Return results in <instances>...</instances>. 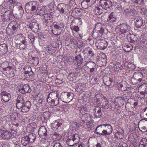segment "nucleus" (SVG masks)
<instances>
[{
    "label": "nucleus",
    "mask_w": 147,
    "mask_h": 147,
    "mask_svg": "<svg viewBox=\"0 0 147 147\" xmlns=\"http://www.w3.org/2000/svg\"><path fill=\"white\" fill-rule=\"evenodd\" d=\"M16 108L18 109H21V111L24 113L28 112L31 106V103L29 101L25 102L23 98L18 96L16 100Z\"/></svg>",
    "instance_id": "obj_1"
},
{
    "label": "nucleus",
    "mask_w": 147,
    "mask_h": 147,
    "mask_svg": "<svg viewBox=\"0 0 147 147\" xmlns=\"http://www.w3.org/2000/svg\"><path fill=\"white\" fill-rule=\"evenodd\" d=\"M20 27V24L17 21H12L8 25L6 32L10 35L14 34V31Z\"/></svg>",
    "instance_id": "obj_2"
},
{
    "label": "nucleus",
    "mask_w": 147,
    "mask_h": 147,
    "mask_svg": "<svg viewBox=\"0 0 147 147\" xmlns=\"http://www.w3.org/2000/svg\"><path fill=\"white\" fill-rule=\"evenodd\" d=\"M15 43L16 47L20 50L24 49L27 45L26 38L23 36L19 37L16 40Z\"/></svg>",
    "instance_id": "obj_3"
},
{
    "label": "nucleus",
    "mask_w": 147,
    "mask_h": 147,
    "mask_svg": "<svg viewBox=\"0 0 147 147\" xmlns=\"http://www.w3.org/2000/svg\"><path fill=\"white\" fill-rule=\"evenodd\" d=\"M79 140V136L78 134H76L68 137L67 143L69 146H73L78 144Z\"/></svg>",
    "instance_id": "obj_4"
},
{
    "label": "nucleus",
    "mask_w": 147,
    "mask_h": 147,
    "mask_svg": "<svg viewBox=\"0 0 147 147\" xmlns=\"http://www.w3.org/2000/svg\"><path fill=\"white\" fill-rule=\"evenodd\" d=\"M26 24L34 32H37L39 29V24L34 20H32L31 19H28L26 22Z\"/></svg>",
    "instance_id": "obj_5"
},
{
    "label": "nucleus",
    "mask_w": 147,
    "mask_h": 147,
    "mask_svg": "<svg viewBox=\"0 0 147 147\" xmlns=\"http://www.w3.org/2000/svg\"><path fill=\"white\" fill-rule=\"evenodd\" d=\"M25 9L28 12L34 11L35 10L39 11L36 3L34 1H30L26 3L25 6Z\"/></svg>",
    "instance_id": "obj_6"
},
{
    "label": "nucleus",
    "mask_w": 147,
    "mask_h": 147,
    "mask_svg": "<svg viewBox=\"0 0 147 147\" xmlns=\"http://www.w3.org/2000/svg\"><path fill=\"white\" fill-rule=\"evenodd\" d=\"M74 94L73 93L67 92L62 93L60 96L62 101L66 103L71 101L73 98Z\"/></svg>",
    "instance_id": "obj_7"
},
{
    "label": "nucleus",
    "mask_w": 147,
    "mask_h": 147,
    "mask_svg": "<svg viewBox=\"0 0 147 147\" xmlns=\"http://www.w3.org/2000/svg\"><path fill=\"white\" fill-rule=\"evenodd\" d=\"M81 119L82 123H86V125L90 124V121L92 119V116L88 113H85L81 116Z\"/></svg>",
    "instance_id": "obj_8"
},
{
    "label": "nucleus",
    "mask_w": 147,
    "mask_h": 147,
    "mask_svg": "<svg viewBox=\"0 0 147 147\" xmlns=\"http://www.w3.org/2000/svg\"><path fill=\"white\" fill-rule=\"evenodd\" d=\"M68 7L69 5L67 4L63 3H59L57 6V10L62 14H65L67 13Z\"/></svg>",
    "instance_id": "obj_9"
},
{
    "label": "nucleus",
    "mask_w": 147,
    "mask_h": 147,
    "mask_svg": "<svg viewBox=\"0 0 147 147\" xmlns=\"http://www.w3.org/2000/svg\"><path fill=\"white\" fill-rule=\"evenodd\" d=\"M99 2L102 8L105 10L110 9L112 6V2L109 0H100Z\"/></svg>",
    "instance_id": "obj_10"
},
{
    "label": "nucleus",
    "mask_w": 147,
    "mask_h": 147,
    "mask_svg": "<svg viewBox=\"0 0 147 147\" xmlns=\"http://www.w3.org/2000/svg\"><path fill=\"white\" fill-rule=\"evenodd\" d=\"M19 92L22 94L30 93L32 91L30 87L28 84L20 85L19 87Z\"/></svg>",
    "instance_id": "obj_11"
},
{
    "label": "nucleus",
    "mask_w": 147,
    "mask_h": 147,
    "mask_svg": "<svg viewBox=\"0 0 147 147\" xmlns=\"http://www.w3.org/2000/svg\"><path fill=\"white\" fill-rule=\"evenodd\" d=\"M119 30L122 34L128 32L130 30V27L127 24H123L117 26Z\"/></svg>",
    "instance_id": "obj_12"
},
{
    "label": "nucleus",
    "mask_w": 147,
    "mask_h": 147,
    "mask_svg": "<svg viewBox=\"0 0 147 147\" xmlns=\"http://www.w3.org/2000/svg\"><path fill=\"white\" fill-rule=\"evenodd\" d=\"M13 11H14L13 15L15 18L17 19H20L22 17L24 11L22 8H18L15 10H13Z\"/></svg>",
    "instance_id": "obj_13"
},
{
    "label": "nucleus",
    "mask_w": 147,
    "mask_h": 147,
    "mask_svg": "<svg viewBox=\"0 0 147 147\" xmlns=\"http://www.w3.org/2000/svg\"><path fill=\"white\" fill-rule=\"evenodd\" d=\"M107 45V42L104 40H99L96 43L97 48L101 50L105 49L106 48Z\"/></svg>",
    "instance_id": "obj_14"
},
{
    "label": "nucleus",
    "mask_w": 147,
    "mask_h": 147,
    "mask_svg": "<svg viewBox=\"0 0 147 147\" xmlns=\"http://www.w3.org/2000/svg\"><path fill=\"white\" fill-rule=\"evenodd\" d=\"M83 52L84 53V57L85 58H88L90 59L94 55V53L92 50L89 47L85 49L83 51Z\"/></svg>",
    "instance_id": "obj_15"
},
{
    "label": "nucleus",
    "mask_w": 147,
    "mask_h": 147,
    "mask_svg": "<svg viewBox=\"0 0 147 147\" xmlns=\"http://www.w3.org/2000/svg\"><path fill=\"white\" fill-rule=\"evenodd\" d=\"M2 12L4 13V14H3L4 20H10V18L12 17V14L13 13L10 10H7L5 11L4 9H2Z\"/></svg>",
    "instance_id": "obj_16"
},
{
    "label": "nucleus",
    "mask_w": 147,
    "mask_h": 147,
    "mask_svg": "<svg viewBox=\"0 0 147 147\" xmlns=\"http://www.w3.org/2000/svg\"><path fill=\"white\" fill-rule=\"evenodd\" d=\"M51 113L49 112H46L42 115L41 119L43 123H46L49 119L51 116Z\"/></svg>",
    "instance_id": "obj_17"
},
{
    "label": "nucleus",
    "mask_w": 147,
    "mask_h": 147,
    "mask_svg": "<svg viewBox=\"0 0 147 147\" xmlns=\"http://www.w3.org/2000/svg\"><path fill=\"white\" fill-rule=\"evenodd\" d=\"M2 98L5 102H7L10 99L11 97L9 93L5 91L2 92L1 93Z\"/></svg>",
    "instance_id": "obj_18"
},
{
    "label": "nucleus",
    "mask_w": 147,
    "mask_h": 147,
    "mask_svg": "<svg viewBox=\"0 0 147 147\" xmlns=\"http://www.w3.org/2000/svg\"><path fill=\"white\" fill-rule=\"evenodd\" d=\"M105 136L110 135L112 132L113 129L109 124H104Z\"/></svg>",
    "instance_id": "obj_19"
},
{
    "label": "nucleus",
    "mask_w": 147,
    "mask_h": 147,
    "mask_svg": "<svg viewBox=\"0 0 147 147\" xmlns=\"http://www.w3.org/2000/svg\"><path fill=\"white\" fill-rule=\"evenodd\" d=\"M54 13L52 12L48 13L44 15V18L45 21L47 23L51 22L53 21Z\"/></svg>",
    "instance_id": "obj_20"
},
{
    "label": "nucleus",
    "mask_w": 147,
    "mask_h": 147,
    "mask_svg": "<svg viewBox=\"0 0 147 147\" xmlns=\"http://www.w3.org/2000/svg\"><path fill=\"white\" fill-rule=\"evenodd\" d=\"M95 131L97 134L105 136L104 128V124L100 125L97 126L96 128Z\"/></svg>",
    "instance_id": "obj_21"
},
{
    "label": "nucleus",
    "mask_w": 147,
    "mask_h": 147,
    "mask_svg": "<svg viewBox=\"0 0 147 147\" xmlns=\"http://www.w3.org/2000/svg\"><path fill=\"white\" fill-rule=\"evenodd\" d=\"M101 110V107L99 106H96L95 107L94 109V115L96 118H99L101 117L102 115Z\"/></svg>",
    "instance_id": "obj_22"
},
{
    "label": "nucleus",
    "mask_w": 147,
    "mask_h": 147,
    "mask_svg": "<svg viewBox=\"0 0 147 147\" xmlns=\"http://www.w3.org/2000/svg\"><path fill=\"white\" fill-rule=\"evenodd\" d=\"M128 40L131 42L135 43L137 42L139 40V38L134 34H131L130 35L129 38H128Z\"/></svg>",
    "instance_id": "obj_23"
},
{
    "label": "nucleus",
    "mask_w": 147,
    "mask_h": 147,
    "mask_svg": "<svg viewBox=\"0 0 147 147\" xmlns=\"http://www.w3.org/2000/svg\"><path fill=\"white\" fill-rule=\"evenodd\" d=\"M133 76L136 79L137 81L141 82L142 80L143 75L141 73L135 72L134 73Z\"/></svg>",
    "instance_id": "obj_24"
},
{
    "label": "nucleus",
    "mask_w": 147,
    "mask_h": 147,
    "mask_svg": "<svg viewBox=\"0 0 147 147\" xmlns=\"http://www.w3.org/2000/svg\"><path fill=\"white\" fill-rule=\"evenodd\" d=\"M47 101L48 103L51 106H56L59 104V98H57L55 99H51L50 100L49 99L47 98Z\"/></svg>",
    "instance_id": "obj_25"
},
{
    "label": "nucleus",
    "mask_w": 147,
    "mask_h": 147,
    "mask_svg": "<svg viewBox=\"0 0 147 147\" xmlns=\"http://www.w3.org/2000/svg\"><path fill=\"white\" fill-rule=\"evenodd\" d=\"M3 138L5 139H9L11 136V133L7 130H3V133L1 134Z\"/></svg>",
    "instance_id": "obj_26"
},
{
    "label": "nucleus",
    "mask_w": 147,
    "mask_h": 147,
    "mask_svg": "<svg viewBox=\"0 0 147 147\" xmlns=\"http://www.w3.org/2000/svg\"><path fill=\"white\" fill-rule=\"evenodd\" d=\"M103 25L101 23H98L96 25L95 29V31H98L99 33L102 34L104 32Z\"/></svg>",
    "instance_id": "obj_27"
},
{
    "label": "nucleus",
    "mask_w": 147,
    "mask_h": 147,
    "mask_svg": "<svg viewBox=\"0 0 147 147\" xmlns=\"http://www.w3.org/2000/svg\"><path fill=\"white\" fill-rule=\"evenodd\" d=\"M1 67L5 70H9L12 68L9 63L7 61H5L1 64Z\"/></svg>",
    "instance_id": "obj_28"
},
{
    "label": "nucleus",
    "mask_w": 147,
    "mask_h": 147,
    "mask_svg": "<svg viewBox=\"0 0 147 147\" xmlns=\"http://www.w3.org/2000/svg\"><path fill=\"white\" fill-rule=\"evenodd\" d=\"M47 129L45 127L42 126L40 127L39 129L38 134L40 136H45L47 134Z\"/></svg>",
    "instance_id": "obj_29"
},
{
    "label": "nucleus",
    "mask_w": 147,
    "mask_h": 147,
    "mask_svg": "<svg viewBox=\"0 0 147 147\" xmlns=\"http://www.w3.org/2000/svg\"><path fill=\"white\" fill-rule=\"evenodd\" d=\"M135 23L137 28H139L142 26L143 24V21L141 17H138L135 19Z\"/></svg>",
    "instance_id": "obj_30"
},
{
    "label": "nucleus",
    "mask_w": 147,
    "mask_h": 147,
    "mask_svg": "<svg viewBox=\"0 0 147 147\" xmlns=\"http://www.w3.org/2000/svg\"><path fill=\"white\" fill-rule=\"evenodd\" d=\"M135 10L130 9H125L123 12L124 15L129 16L134 15Z\"/></svg>",
    "instance_id": "obj_31"
},
{
    "label": "nucleus",
    "mask_w": 147,
    "mask_h": 147,
    "mask_svg": "<svg viewBox=\"0 0 147 147\" xmlns=\"http://www.w3.org/2000/svg\"><path fill=\"white\" fill-rule=\"evenodd\" d=\"M75 59L78 66L80 65L82 63L83 61V59L80 54L76 56L75 57Z\"/></svg>",
    "instance_id": "obj_32"
},
{
    "label": "nucleus",
    "mask_w": 147,
    "mask_h": 147,
    "mask_svg": "<svg viewBox=\"0 0 147 147\" xmlns=\"http://www.w3.org/2000/svg\"><path fill=\"white\" fill-rule=\"evenodd\" d=\"M79 125L76 122L71 121L70 122L69 129L72 131L76 130L78 127H79Z\"/></svg>",
    "instance_id": "obj_33"
},
{
    "label": "nucleus",
    "mask_w": 147,
    "mask_h": 147,
    "mask_svg": "<svg viewBox=\"0 0 147 147\" xmlns=\"http://www.w3.org/2000/svg\"><path fill=\"white\" fill-rule=\"evenodd\" d=\"M57 98H59L57 97V94L56 92H51L48 94V97L47 98V99H49L50 100L51 99H55Z\"/></svg>",
    "instance_id": "obj_34"
},
{
    "label": "nucleus",
    "mask_w": 147,
    "mask_h": 147,
    "mask_svg": "<svg viewBox=\"0 0 147 147\" xmlns=\"http://www.w3.org/2000/svg\"><path fill=\"white\" fill-rule=\"evenodd\" d=\"M64 24L62 23L59 22L54 25V28L62 31L63 29Z\"/></svg>",
    "instance_id": "obj_35"
},
{
    "label": "nucleus",
    "mask_w": 147,
    "mask_h": 147,
    "mask_svg": "<svg viewBox=\"0 0 147 147\" xmlns=\"http://www.w3.org/2000/svg\"><path fill=\"white\" fill-rule=\"evenodd\" d=\"M138 147H147V139L143 138L141 140Z\"/></svg>",
    "instance_id": "obj_36"
},
{
    "label": "nucleus",
    "mask_w": 147,
    "mask_h": 147,
    "mask_svg": "<svg viewBox=\"0 0 147 147\" xmlns=\"http://www.w3.org/2000/svg\"><path fill=\"white\" fill-rule=\"evenodd\" d=\"M139 88L141 91L140 92H144L145 94L146 92L147 91V83H143L139 86Z\"/></svg>",
    "instance_id": "obj_37"
},
{
    "label": "nucleus",
    "mask_w": 147,
    "mask_h": 147,
    "mask_svg": "<svg viewBox=\"0 0 147 147\" xmlns=\"http://www.w3.org/2000/svg\"><path fill=\"white\" fill-rule=\"evenodd\" d=\"M28 136L30 142L32 143L34 142L36 138V136L35 134L31 133L29 134Z\"/></svg>",
    "instance_id": "obj_38"
},
{
    "label": "nucleus",
    "mask_w": 147,
    "mask_h": 147,
    "mask_svg": "<svg viewBox=\"0 0 147 147\" xmlns=\"http://www.w3.org/2000/svg\"><path fill=\"white\" fill-rule=\"evenodd\" d=\"M0 49L4 53H5L7 51V45L3 44L0 45Z\"/></svg>",
    "instance_id": "obj_39"
},
{
    "label": "nucleus",
    "mask_w": 147,
    "mask_h": 147,
    "mask_svg": "<svg viewBox=\"0 0 147 147\" xmlns=\"http://www.w3.org/2000/svg\"><path fill=\"white\" fill-rule=\"evenodd\" d=\"M102 34L100 33H99L97 31H94L92 34V36L94 38L97 39L100 38Z\"/></svg>",
    "instance_id": "obj_40"
},
{
    "label": "nucleus",
    "mask_w": 147,
    "mask_h": 147,
    "mask_svg": "<svg viewBox=\"0 0 147 147\" xmlns=\"http://www.w3.org/2000/svg\"><path fill=\"white\" fill-rule=\"evenodd\" d=\"M113 106H115L114 103H113L110 105V104H109V102L107 101L105 102V105H103L102 107L105 109H107L109 108L110 107H111V108H113Z\"/></svg>",
    "instance_id": "obj_41"
},
{
    "label": "nucleus",
    "mask_w": 147,
    "mask_h": 147,
    "mask_svg": "<svg viewBox=\"0 0 147 147\" xmlns=\"http://www.w3.org/2000/svg\"><path fill=\"white\" fill-rule=\"evenodd\" d=\"M142 114L143 115V118L145 120L147 119V107L143 109L142 111Z\"/></svg>",
    "instance_id": "obj_42"
},
{
    "label": "nucleus",
    "mask_w": 147,
    "mask_h": 147,
    "mask_svg": "<svg viewBox=\"0 0 147 147\" xmlns=\"http://www.w3.org/2000/svg\"><path fill=\"white\" fill-rule=\"evenodd\" d=\"M94 11L96 13V14L97 15H100L102 13V10L98 6L95 7Z\"/></svg>",
    "instance_id": "obj_43"
},
{
    "label": "nucleus",
    "mask_w": 147,
    "mask_h": 147,
    "mask_svg": "<svg viewBox=\"0 0 147 147\" xmlns=\"http://www.w3.org/2000/svg\"><path fill=\"white\" fill-rule=\"evenodd\" d=\"M60 123H58L57 121H54L53 123L51 124V126L54 128L57 129L60 126Z\"/></svg>",
    "instance_id": "obj_44"
},
{
    "label": "nucleus",
    "mask_w": 147,
    "mask_h": 147,
    "mask_svg": "<svg viewBox=\"0 0 147 147\" xmlns=\"http://www.w3.org/2000/svg\"><path fill=\"white\" fill-rule=\"evenodd\" d=\"M52 33H53L54 35H58L60 34L62 32L55 28H54L52 30Z\"/></svg>",
    "instance_id": "obj_45"
},
{
    "label": "nucleus",
    "mask_w": 147,
    "mask_h": 147,
    "mask_svg": "<svg viewBox=\"0 0 147 147\" xmlns=\"http://www.w3.org/2000/svg\"><path fill=\"white\" fill-rule=\"evenodd\" d=\"M124 48L123 49L125 50V51L126 52H129L131 51L133 48V47L131 46L127 45L126 46L124 47Z\"/></svg>",
    "instance_id": "obj_46"
},
{
    "label": "nucleus",
    "mask_w": 147,
    "mask_h": 147,
    "mask_svg": "<svg viewBox=\"0 0 147 147\" xmlns=\"http://www.w3.org/2000/svg\"><path fill=\"white\" fill-rule=\"evenodd\" d=\"M74 58L73 57H69L67 58V62L70 64L74 63L75 60Z\"/></svg>",
    "instance_id": "obj_47"
},
{
    "label": "nucleus",
    "mask_w": 147,
    "mask_h": 147,
    "mask_svg": "<svg viewBox=\"0 0 147 147\" xmlns=\"http://www.w3.org/2000/svg\"><path fill=\"white\" fill-rule=\"evenodd\" d=\"M88 67L89 69H91L93 68H95L96 65L93 62H89L88 63Z\"/></svg>",
    "instance_id": "obj_48"
},
{
    "label": "nucleus",
    "mask_w": 147,
    "mask_h": 147,
    "mask_svg": "<svg viewBox=\"0 0 147 147\" xmlns=\"http://www.w3.org/2000/svg\"><path fill=\"white\" fill-rule=\"evenodd\" d=\"M24 74H27L30 71H31L32 68L30 67H26L24 68Z\"/></svg>",
    "instance_id": "obj_49"
},
{
    "label": "nucleus",
    "mask_w": 147,
    "mask_h": 147,
    "mask_svg": "<svg viewBox=\"0 0 147 147\" xmlns=\"http://www.w3.org/2000/svg\"><path fill=\"white\" fill-rule=\"evenodd\" d=\"M24 141H26V142H27V143H29V142H30L28 136H24L21 142H22Z\"/></svg>",
    "instance_id": "obj_50"
},
{
    "label": "nucleus",
    "mask_w": 147,
    "mask_h": 147,
    "mask_svg": "<svg viewBox=\"0 0 147 147\" xmlns=\"http://www.w3.org/2000/svg\"><path fill=\"white\" fill-rule=\"evenodd\" d=\"M144 0H132L133 2L140 5H142Z\"/></svg>",
    "instance_id": "obj_51"
},
{
    "label": "nucleus",
    "mask_w": 147,
    "mask_h": 147,
    "mask_svg": "<svg viewBox=\"0 0 147 147\" xmlns=\"http://www.w3.org/2000/svg\"><path fill=\"white\" fill-rule=\"evenodd\" d=\"M81 12L80 9L79 8H75L72 11V13L73 14L77 13L78 14Z\"/></svg>",
    "instance_id": "obj_52"
},
{
    "label": "nucleus",
    "mask_w": 147,
    "mask_h": 147,
    "mask_svg": "<svg viewBox=\"0 0 147 147\" xmlns=\"http://www.w3.org/2000/svg\"><path fill=\"white\" fill-rule=\"evenodd\" d=\"M140 94L142 95V96H141V95H139L138 98H140V100L144 99L145 93L144 92H140Z\"/></svg>",
    "instance_id": "obj_53"
},
{
    "label": "nucleus",
    "mask_w": 147,
    "mask_h": 147,
    "mask_svg": "<svg viewBox=\"0 0 147 147\" xmlns=\"http://www.w3.org/2000/svg\"><path fill=\"white\" fill-rule=\"evenodd\" d=\"M27 74V76L28 78H31L33 77V72L32 70L31 71H30Z\"/></svg>",
    "instance_id": "obj_54"
},
{
    "label": "nucleus",
    "mask_w": 147,
    "mask_h": 147,
    "mask_svg": "<svg viewBox=\"0 0 147 147\" xmlns=\"http://www.w3.org/2000/svg\"><path fill=\"white\" fill-rule=\"evenodd\" d=\"M119 89L121 90L122 91H123L125 90V89L124 88L123 85L122 84H119L118 85Z\"/></svg>",
    "instance_id": "obj_55"
},
{
    "label": "nucleus",
    "mask_w": 147,
    "mask_h": 147,
    "mask_svg": "<svg viewBox=\"0 0 147 147\" xmlns=\"http://www.w3.org/2000/svg\"><path fill=\"white\" fill-rule=\"evenodd\" d=\"M76 21V22H79V23L81 24L82 23V19L80 18H76L75 20H73L72 22L74 21Z\"/></svg>",
    "instance_id": "obj_56"
},
{
    "label": "nucleus",
    "mask_w": 147,
    "mask_h": 147,
    "mask_svg": "<svg viewBox=\"0 0 147 147\" xmlns=\"http://www.w3.org/2000/svg\"><path fill=\"white\" fill-rule=\"evenodd\" d=\"M29 34H28V36H29ZM28 38L30 39V40L31 41V42H34V36L31 34H30V36H28Z\"/></svg>",
    "instance_id": "obj_57"
},
{
    "label": "nucleus",
    "mask_w": 147,
    "mask_h": 147,
    "mask_svg": "<svg viewBox=\"0 0 147 147\" xmlns=\"http://www.w3.org/2000/svg\"><path fill=\"white\" fill-rule=\"evenodd\" d=\"M131 80L133 84H136L137 83V81L136 79L134 78V76L133 77L131 78Z\"/></svg>",
    "instance_id": "obj_58"
},
{
    "label": "nucleus",
    "mask_w": 147,
    "mask_h": 147,
    "mask_svg": "<svg viewBox=\"0 0 147 147\" xmlns=\"http://www.w3.org/2000/svg\"><path fill=\"white\" fill-rule=\"evenodd\" d=\"M104 81L105 85L107 86L112 85H111V83H110V82L109 80L106 81Z\"/></svg>",
    "instance_id": "obj_59"
},
{
    "label": "nucleus",
    "mask_w": 147,
    "mask_h": 147,
    "mask_svg": "<svg viewBox=\"0 0 147 147\" xmlns=\"http://www.w3.org/2000/svg\"><path fill=\"white\" fill-rule=\"evenodd\" d=\"M116 18H108V20L109 21L111 22H114L116 21Z\"/></svg>",
    "instance_id": "obj_60"
},
{
    "label": "nucleus",
    "mask_w": 147,
    "mask_h": 147,
    "mask_svg": "<svg viewBox=\"0 0 147 147\" xmlns=\"http://www.w3.org/2000/svg\"><path fill=\"white\" fill-rule=\"evenodd\" d=\"M132 143L133 144H135V145L138 143V142H139V140H138L136 139L135 138H133L132 139V140H131Z\"/></svg>",
    "instance_id": "obj_61"
},
{
    "label": "nucleus",
    "mask_w": 147,
    "mask_h": 147,
    "mask_svg": "<svg viewBox=\"0 0 147 147\" xmlns=\"http://www.w3.org/2000/svg\"><path fill=\"white\" fill-rule=\"evenodd\" d=\"M53 147H62L61 144L60 143H56Z\"/></svg>",
    "instance_id": "obj_62"
},
{
    "label": "nucleus",
    "mask_w": 147,
    "mask_h": 147,
    "mask_svg": "<svg viewBox=\"0 0 147 147\" xmlns=\"http://www.w3.org/2000/svg\"><path fill=\"white\" fill-rule=\"evenodd\" d=\"M43 102V100L42 98H39L38 99V103L39 104H38V105L39 106H41L42 104V103Z\"/></svg>",
    "instance_id": "obj_63"
},
{
    "label": "nucleus",
    "mask_w": 147,
    "mask_h": 147,
    "mask_svg": "<svg viewBox=\"0 0 147 147\" xmlns=\"http://www.w3.org/2000/svg\"><path fill=\"white\" fill-rule=\"evenodd\" d=\"M87 110V107L86 106L85 107H83L81 108L80 110V111L81 112V111H86Z\"/></svg>",
    "instance_id": "obj_64"
}]
</instances>
